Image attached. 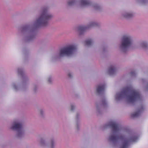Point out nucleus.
<instances>
[{
  "mask_svg": "<svg viewBox=\"0 0 148 148\" xmlns=\"http://www.w3.org/2000/svg\"><path fill=\"white\" fill-rule=\"evenodd\" d=\"M51 143L52 147L53 145V140L51 141Z\"/></svg>",
  "mask_w": 148,
  "mask_h": 148,
  "instance_id": "nucleus-21",
  "label": "nucleus"
},
{
  "mask_svg": "<svg viewBox=\"0 0 148 148\" xmlns=\"http://www.w3.org/2000/svg\"><path fill=\"white\" fill-rule=\"evenodd\" d=\"M113 131V134L109 137L110 141L115 143L120 140L122 141L123 144L121 148H127L129 145L131 143L135 142L138 139L137 136L132 135L127 137L123 136H118L115 135V133L118 132L121 128V125L115 122H112L109 124Z\"/></svg>",
  "mask_w": 148,
  "mask_h": 148,
  "instance_id": "nucleus-1",
  "label": "nucleus"
},
{
  "mask_svg": "<svg viewBox=\"0 0 148 148\" xmlns=\"http://www.w3.org/2000/svg\"><path fill=\"white\" fill-rule=\"evenodd\" d=\"M133 16L132 14L127 13L124 15V16L126 18H131Z\"/></svg>",
  "mask_w": 148,
  "mask_h": 148,
  "instance_id": "nucleus-13",
  "label": "nucleus"
},
{
  "mask_svg": "<svg viewBox=\"0 0 148 148\" xmlns=\"http://www.w3.org/2000/svg\"><path fill=\"white\" fill-rule=\"evenodd\" d=\"M97 25V24L96 23H92L89 26V27L92 26H95L96 25Z\"/></svg>",
  "mask_w": 148,
  "mask_h": 148,
  "instance_id": "nucleus-18",
  "label": "nucleus"
},
{
  "mask_svg": "<svg viewBox=\"0 0 148 148\" xmlns=\"http://www.w3.org/2000/svg\"><path fill=\"white\" fill-rule=\"evenodd\" d=\"M143 110V108H142L139 109L137 112L135 113L132 114L131 115V117H135L138 116L140 115L141 112Z\"/></svg>",
  "mask_w": 148,
  "mask_h": 148,
  "instance_id": "nucleus-8",
  "label": "nucleus"
},
{
  "mask_svg": "<svg viewBox=\"0 0 148 148\" xmlns=\"http://www.w3.org/2000/svg\"><path fill=\"white\" fill-rule=\"evenodd\" d=\"M131 39L130 36H124L122 39L121 47L122 48H126L129 47L131 45Z\"/></svg>",
  "mask_w": 148,
  "mask_h": 148,
  "instance_id": "nucleus-5",
  "label": "nucleus"
},
{
  "mask_svg": "<svg viewBox=\"0 0 148 148\" xmlns=\"http://www.w3.org/2000/svg\"><path fill=\"white\" fill-rule=\"evenodd\" d=\"M19 134V133H18V134Z\"/></svg>",
  "mask_w": 148,
  "mask_h": 148,
  "instance_id": "nucleus-23",
  "label": "nucleus"
},
{
  "mask_svg": "<svg viewBox=\"0 0 148 148\" xmlns=\"http://www.w3.org/2000/svg\"><path fill=\"white\" fill-rule=\"evenodd\" d=\"M85 45L86 46H89L91 45L92 43V42L91 39H89L86 40L85 42Z\"/></svg>",
  "mask_w": 148,
  "mask_h": 148,
  "instance_id": "nucleus-12",
  "label": "nucleus"
},
{
  "mask_svg": "<svg viewBox=\"0 0 148 148\" xmlns=\"http://www.w3.org/2000/svg\"><path fill=\"white\" fill-rule=\"evenodd\" d=\"M89 27L81 26L79 27V30L80 32L84 31L89 28Z\"/></svg>",
  "mask_w": 148,
  "mask_h": 148,
  "instance_id": "nucleus-11",
  "label": "nucleus"
},
{
  "mask_svg": "<svg viewBox=\"0 0 148 148\" xmlns=\"http://www.w3.org/2000/svg\"><path fill=\"white\" fill-rule=\"evenodd\" d=\"M76 46L74 45H70L62 48L60 50V56H70L76 50Z\"/></svg>",
  "mask_w": 148,
  "mask_h": 148,
  "instance_id": "nucleus-4",
  "label": "nucleus"
},
{
  "mask_svg": "<svg viewBox=\"0 0 148 148\" xmlns=\"http://www.w3.org/2000/svg\"><path fill=\"white\" fill-rule=\"evenodd\" d=\"M51 78H49L48 80V82L50 83L51 82Z\"/></svg>",
  "mask_w": 148,
  "mask_h": 148,
  "instance_id": "nucleus-20",
  "label": "nucleus"
},
{
  "mask_svg": "<svg viewBox=\"0 0 148 148\" xmlns=\"http://www.w3.org/2000/svg\"><path fill=\"white\" fill-rule=\"evenodd\" d=\"M52 17V16L48 13L47 9H44L36 21V24L38 26H46L48 24L49 20Z\"/></svg>",
  "mask_w": 148,
  "mask_h": 148,
  "instance_id": "nucleus-3",
  "label": "nucleus"
},
{
  "mask_svg": "<svg viewBox=\"0 0 148 148\" xmlns=\"http://www.w3.org/2000/svg\"><path fill=\"white\" fill-rule=\"evenodd\" d=\"M74 107L73 106H71V110H73L74 108Z\"/></svg>",
  "mask_w": 148,
  "mask_h": 148,
  "instance_id": "nucleus-19",
  "label": "nucleus"
},
{
  "mask_svg": "<svg viewBox=\"0 0 148 148\" xmlns=\"http://www.w3.org/2000/svg\"><path fill=\"white\" fill-rule=\"evenodd\" d=\"M123 97H127L128 102L130 103H133L141 99L139 92L131 86L123 88L121 92L116 94V99L118 100Z\"/></svg>",
  "mask_w": 148,
  "mask_h": 148,
  "instance_id": "nucleus-2",
  "label": "nucleus"
},
{
  "mask_svg": "<svg viewBox=\"0 0 148 148\" xmlns=\"http://www.w3.org/2000/svg\"><path fill=\"white\" fill-rule=\"evenodd\" d=\"M75 3V0H71L70 1H69L68 3V4L69 5H72L73 4Z\"/></svg>",
  "mask_w": 148,
  "mask_h": 148,
  "instance_id": "nucleus-14",
  "label": "nucleus"
},
{
  "mask_svg": "<svg viewBox=\"0 0 148 148\" xmlns=\"http://www.w3.org/2000/svg\"><path fill=\"white\" fill-rule=\"evenodd\" d=\"M18 72L19 74L22 75L23 74V71L21 69H19L18 70Z\"/></svg>",
  "mask_w": 148,
  "mask_h": 148,
  "instance_id": "nucleus-16",
  "label": "nucleus"
},
{
  "mask_svg": "<svg viewBox=\"0 0 148 148\" xmlns=\"http://www.w3.org/2000/svg\"><path fill=\"white\" fill-rule=\"evenodd\" d=\"M80 4L81 6H86L89 5L90 3L87 0H81Z\"/></svg>",
  "mask_w": 148,
  "mask_h": 148,
  "instance_id": "nucleus-9",
  "label": "nucleus"
},
{
  "mask_svg": "<svg viewBox=\"0 0 148 148\" xmlns=\"http://www.w3.org/2000/svg\"><path fill=\"white\" fill-rule=\"evenodd\" d=\"M94 8L95 9L98 10L99 8V7L98 5H96L94 6Z\"/></svg>",
  "mask_w": 148,
  "mask_h": 148,
  "instance_id": "nucleus-17",
  "label": "nucleus"
},
{
  "mask_svg": "<svg viewBox=\"0 0 148 148\" xmlns=\"http://www.w3.org/2000/svg\"><path fill=\"white\" fill-rule=\"evenodd\" d=\"M116 71V68L114 66H111L108 69L109 73L111 75L114 74Z\"/></svg>",
  "mask_w": 148,
  "mask_h": 148,
  "instance_id": "nucleus-10",
  "label": "nucleus"
},
{
  "mask_svg": "<svg viewBox=\"0 0 148 148\" xmlns=\"http://www.w3.org/2000/svg\"><path fill=\"white\" fill-rule=\"evenodd\" d=\"M68 76L69 77H71V75L70 73H69L68 75Z\"/></svg>",
  "mask_w": 148,
  "mask_h": 148,
  "instance_id": "nucleus-22",
  "label": "nucleus"
},
{
  "mask_svg": "<svg viewBox=\"0 0 148 148\" xmlns=\"http://www.w3.org/2000/svg\"><path fill=\"white\" fill-rule=\"evenodd\" d=\"M147 44L145 42H144L142 44V46L143 47H147Z\"/></svg>",
  "mask_w": 148,
  "mask_h": 148,
  "instance_id": "nucleus-15",
  "label": "nucleus"
},
{
  "mask_svg": "<svg viewBox=\"0 0 148 148\" xmlns=\"http://www.w3.org/2000/svg\"><path fill=\"white\" fill-rule=\"evenodd\" d=\"M105 86L104 85L98 86L97 89V92L98 94H100L103 92L104 90Z\"/></svg>",
  "mask_w": 148,
  "mask_h": 148,
  "instance_id": "nucleus-7",
  "label": "nucleus"
},
{
  "mask_svg": "<svg viewBox=\"0 0 148 148\" xmlns=\"http://www.w3.org/2000/svg\"><path fill=\"white\" fill-rule=\"evenodd\" d=\"M22 128V124L19 123H15L12 127L13 130H16L18 131H21Z\"/></svg>",
  "mask_w": 148,
  "mask_h": 148,
  "instance_id": "nucleus-6",
  "label": "nucleus"
}]
</instances>
